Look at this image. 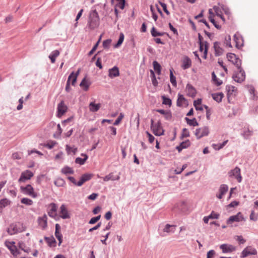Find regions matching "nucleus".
Wrapping results in <instances>:
<instances>
[{
    "mask_svg": "<svg viewBox=\"0 0 258 258\" xmlns=\"http://www.w3.org/2000/svg\"><path fill=\"white\" fill-rule=\"evenodd\" d=\"M99 24V17L96 10L92 11L90 14L88 25L90 29H94L98 26Z\"/></svg>",
    "mask_w": 258,
    "mask_h": 258,
    "instance_id": "nucleus-1",
    "label": "nucleus"
},
{
    "mask_svg": "<svg viewBox=\"0 0 258 258\" xmlns=\"http://www.w3.org/2000/svg\"><path fill=\"white\" fill-rule=\"evenodd\" d=\"M151 128L153 134L156 136H160L164 135V131L161 125V122L160 120L156 123H154L153 119L151 120Z\"/></svg>",
    "mask_w": 258,
    "mask_h": 258,
    "instance_id": "nucleus-2",
    "label": "nucleus"
},
{
    "mask_svg": "<svg viewBox=\"0 0 258 258\" xmlns=\"http://www.w3.org/2000/svg\"><path fill=\"white\" fill-rule=\"evenodd\" d=\"M238 70L237 73L233 74L232 78L237 83L242 82L245 79V74L244 71L242 69L241 66L239 67H236Z\"/></svg>",
    "mask_w": 258,
    "mask_h": 258,
    "instance_id": "nucleus-3",
    "label": "nucleus"
},
{
    "mask_svg": "<svg viewBox=\"0 0 258 258\" xmlns=\"http://www.w3.org/2000/svg\"><path fill=\"white\" fill-rule=\"evenodd\" d=\"M209 134V130L208 126H204L203 127L196 129L195 131V135L198 139H200L203 137L207 136Z\"/></svg>",
    "mask_w": 258,
    "mask_h": 258,
    "instance_id": "nucleus-4",
    "label": "nucleus"
},
{
    "mask_svg": "<svg viewBox=\"0 0 258 258\" xmlns=\"http://www.w3.org/2000/svg\"><path fill=\"white\" fill-rule=\"evenodd\" d=\"M34 175L33 173L29 170H26L21 173V176L18 179L19 182H25L26 180L30 179Z\"/></svg>",
    "mask_w": 258,
    "mask_h": 258,
    "instance_id": "nucleus-5",
    "label": "nucleus"
},
{
    "mask_svg": "<svg viewBox=\"0 0 258 258\" xmlns=\"http://www.w3.org/2000/svg\"><path fill=\"white\" fill-rule=\"evenodd\" d=\"M228 60L234 64L236 67H239L241 66V60L233 53H228L227 54Z\"/></svg>",
    "mask_w": 258,
    "mask_h": 258,
    "instance_id": "nucleus-6",
    "label": "nucleus"
},
{
    "mask_svg": "<svg viewBox=\"0 0 258 258\" xmlns=\"http://www.w3.org/2000/svg\"><path fill=\"white\" fill-rule=\"evenodd\" d=\"M257 253L256 250L249 246L245 247L241 252L240 257L244 258L249 255H255Z\"/></svg>",
    "mask_w": 258,
    "mask_h": 258,
    "instance_id": "nucleus-7",
    "label": "nucleus"
},
{
    "mask_svg": "<svg viewBox=\"0 0 258 258\" xmlns=\"http://www.w3.org/2000/svg\"><path fill=\"white\" fill-rule=\"evenodd\" d=\"M21 189L26 195L30 196L33 198L37 197V194L34 192V188L30 184H27L25 187L21 186Z\"/></svg>",
    "mask_w": 258,
    "mask_h": 258,
    "instance_id": "nucleus-8",
    "label": "nucleus"
},
{
    "mask_svg": "<svg viewBox=\"0 0 258 258\" xmlns=\"http://www.w3.org/2000/svg\"><path fill=\"white\" fill-rule=\"evenodd\" d=\"M228 174L230 177H234L238 182H241L242 180V176L240 174V169L236 167L233 170H231Z\"/></svg>",
    "mask_w": 258,
    "mask_h": 258,
    "instance_id": "nucleus-9",
    "label": "nucleus"
},
{
    "mask_svg": "<svg viewBox=\"0 0 258 258\" xmlns=\"http://www.w3.org/2000/svg\"><path fill=\"white\" fill-rule=\"evenodd\" d=\"M5 244L14 256H16L20 253V252L17 249L16 246L15 245H12L15 244V242L6 241Z\"/></svg>",
    "mask_w": 258,
    "mask_h": 258,
    "instance_id": "nucleus-10",
    "label": "nucleus"
},
{
    "mask_svg": "<svg viewBox=\"0 0 258 258\" xmlns=\"http://www.w3.org/2000/svg\"><path fill=\"white\" fill-rule=\"evenodd\" d=\"M244 220V218L241 213L238 212L236 215L230 216L227 220V223L230 224L233 222H240Z\"/></svg>",
    "mask_w": 258,
    "mask_h": 258,
    "instance_id": "nucleus-11",
    "label": "nucleus"
},
{
    "mask_svg": "<svg viewBox=\"0 0 258 258\" xmlns=\"http://www.w3.org/2000/svg\"><path fill=\"white\" fill-rule=\"evenodd\" d=\"M67 110V106L65 105L64 102L61 101L57 105V116L60 117L66 113Z\"/></svg>",
    "mask_w": 258,
    "mask_h": 258,
    "instance_id": "nucleus-12",
    "label": "nucleus"
},
{
    "mask_svg": "<svg viewBox=\"0 0 258 258\" xmlns=\"http://www.w3.org/2000/svg\"><path fill=\"white\" fill-rule=\"evenodd\" d=\"M48 215L53 218H54L56 216L57 206L55 203H51L48 206Z\"/></svg>",
    "mask_w": 258,
    "mask_h": 258,
    "instance_id": "nucleus-13",
    "label": "nucleus"
},
{
    "mask_svg": "<svg viewBox=\"0 0 258 258\" xmlns=\"http://www.w3.org/2000/svg\"><path fill=\"white\" fill-rule=\"evenodd\" d=\"M7 231L10 235H12L18 232H21L22 230L18 228L16 224H12L7 229Z\"/></svg>",
    "mask_w": 258,
    "mask_h": 258,
    "instance_id": "nucleus-14",
    "label": "nucleus"
},
{
    "mask_svg": "<svg viewBox=\"0 0 258 258\" xmlns=\"http://www.w3.org/2000/svg\"><path fill=\"white\" fill-rule=\"evenodd\" d=\"M220 248L222 249L223 253L231 252L236 250L234 246L227 244H221L220 246Z\"/></svg>",
    "mask_w": 258,
    "mask_h": 258,
    "instance_id": "nucleus-15",
    "label": "nucleus"
},
{
    "mask_svg": "<svg viewBox=\"0 0 258 258\" xmlns=\"http://www.w3.org/2000/svg\"><path fill=\"white\" fill-rule=\"evenodd\" d=\"M234 40L236 43V47L238 48H240L243 45V40L241 35L237 32L234 35Z\"/></svg>",
    "mask_w": 258,
    "mask_h": 258,
    "instance_id": "nucleus-16",
    "label": "nucleus"
},
{
    "mask_svg": "<svg viewBox=\"0 0 258 258\" xmlns=\"http://www.w3.org/2000/svg\"><path fill=\"white\" fill-rule=\"evenodd\" d=\"M55 236L59 241L58 245H60L62 241V235L60 232L61 227L59 224L57 223L55 224Z\"/></svg>",
    "mask_w": 258,
    "mask_h": 258,
    "instance_id": "nucleus-17",
    "label": "nucleus"
},
{
    "mask_svg": "<svg viewBox=\"0 0 258 258\" xmlns=\"http://www.w3.org/2000/svg\"><path fill=\"white\" fill-rule=\"evenodd\" d=\"M38 222L39 225L41 227L42 229H45L47 227V216L44 214L42 217H39L38 218Z\"/></svg>",
    "mask_w": 258,
    "mask_h": 258,
    "instance_id": "nucleus-18",
    "label": "nucleus"
},
{
    "mask_svg": "<svg viewBox=\"0 0 258 258\" xmlns=\"http://www.w3.org/2000/svg\"><path fill=\"white\" fill-rule=\"evenodd\" d=\"M80 73V69H79L77 72L75 73L74 72L71 73L69 75L67 82H69L70 84H72V85L74 86L77 79V77Z\"/></svg>",
    "mask_w": 258,
    "mask_h": 258,
    "instance_id": "nucleus-19",
    "label": "nucleus"
},
{
    "mask_svg": "<svg viewBox=\"0 0 258 258\" xmlns=\"http://www.w3.org/2000/svg\"><path fill=\"white\" fill-rule=\"evenodd\" d=\"M228 190V186L227 184H221L219 189V194L216 195L217 198L219 199H221L223 198V195L227 192Z\"/></svg>",
    "mask_w": 258,
    "mask_h": 258,
    "instance_id": "nucleus-20",
    "label": "nucleus"
},
{
    "mask_svg": "<svg viewBox=\"0 0 258 258\" xmlns=\"http://www.w3.org/2000/svg\"><path fill=\"white\" fill-rule=\"evenodd\" d=\"M220 45L221 43L217 41L214 43L213 47L215 50V55L216 56L221 55L224 52V50L221 47Z\"/></svg>",
    "mask_w": 258,
    "mask_h": 258,
    "instance_id": "nucleus-21",
    "label": "nucleus"
},
{
    "mask_svg": "<svg viewBox=\"0 0 258 258\" xmlns=\"http://www.w3.org/2000/svg\"><path fill=\"white\" fill-rule=\"evenodd\" d=\"M60 217L63 219L70 218L68 211L64 205H61L60 207Z\"/></svg>",
    "mask_w": 258,
    "mask_h": 258,
    "instance_id": "nucleus-22",
    "label": "nucleus"
},
{
    "mask_svg": "<svg viewBox=\"0 0 258 258\" xmlns=\"http://www.w3.org/2000/svg\"><path fill=\"white\" fill-rule=\"evenodd\" d=\"M119 75V71L118 67L116 66L113 67L108 71V76L110 78H113L116 77Z\"/></svg>",
    "mask_w": 258,
    "mask_h": 258,
    "instance_id": "nucleus-23",
    "label": "nucleus"
},
{
    "mask_svg": "<svg viewBox=\"0 0 258 258\" xmlns=\"http://www.w3.org/2000/svg\"><path fill=\"white\" fill-rule=\"evenodd\" d=\"M241 135L244 139H249L253 135V131L250 130L248 127H244Z\"/></svg>",
    "mask_w": 258,
    "mask_h": 258,
    "instance_id": "nucleus-24",
    "label": "nucleus"
},
{
    "mask_svg": "<svg viewBox=\"0 0 258 258\" xmlns=\"http://www.w3.org/2000/svg\"><path fill=\"white\" fill-rule=\"evenodd\" d=\"M186 91L187 92V95L192 97H195L197 93L195 88L189 84H188L186 85Z\"/></svg>",
    "mask_w": 258,
    "mask_h": 258,
    "instance_id": "nucleus-25",
    "label": "nucleus"
},
{
    "mask_svg": "<svg viewBox=\"0 0 258 258\" xmlns=\"http://www.w3.org/2000/svg\"><path fill=\"white\" fill-rule=\"evenodd\" d=\"M103 179L104 181L118 180L120 179V176L119 175H114L113 173L111 172L103 177Z\"/></svg>",
    "mask_w": 258,
    "mask_h": 258,
    "instance_id": "nucleus-26",
    "label": "nucleus"
},
{
    "mask_svg": "<svg viewBox=\"0 0 258 258\" xmlns=\"http://www.w3.org/2000/svg\"><path fill=\"white\" fill-rule=\"evenodd\" d=\"M91 85V82L84 78L80 83V86L84 91H87L89 89V87Z\"/></svg>",
    "mask_w": 258,
    "mask_h": 258,
    "instance_id": "nucleus-27",
    "label": "nucleus"
},
{
    "mask_svg": "<svg viewBox=\"0 0 258 258\" xmlns=\"http://www.w3.org/2000/svg\"><path fill=\"white\" fill-rule=\"evenodd\" d=\"M190 145V143L189 140H187L185 141L182 142L180 145L176 147V149L179 152H181L183 149L187 148Z\"/></svg>",
    "mask_w": 258,
    "mask_h": 258,
    "instance_id": "nucleus-28",
    "label": "nucleus"
},
{
    "mask_svg": "<svg viewBox=\"0 0 258 258\" xmlns=\"http://www.w3.org/2000/svg\"><path fill=\"white\" fill-rule=\"evenodd\" d=\"M191 66V61L190 59L186 56L184 58L182 62V68L184 70L189 68Z\"/></svg>",
    "mask_w": 258,
    "mask_h": 258,
    "instance_id": "nucleus-29",
    "label": "nucleus"
},
{
    "mask_svg": "<svg viewBox=\"0 0 258 258\" xmlns=\"http://www.w3.org/2000/svg\"><path fill=\"white\" fill-rule=\"evenodd\" d=\"M101 104L100 103L95 104L94 102H91L89 105V110L91 112H97L100 108Z\"/></svg>",
    "mask_w": 258,
    "mask_h": 258,
    "instance_id": "nucleus-30",
    "label": "nucleus"
},
{
    "mask_svg": "<svg viewBox=\"0 0 258 258\" xmlns=\"http://www.w3.org/2000/svg\"><path fill=\"white\" fill-rule=\"evenodd\" d=\"M187 103L186 99L184 97L183 95L178 94V99L177 100V105L178 106H182Z\"/></svg>",
    "mask_w": 258,
    "mask_h": 258,
    "instance_id": "nucleus-31",
    "label": "nucleus"
},
{
    "mask_svg": "<svg viewBox=\"0 0 258 258\" xmlns=\"http://www.w3.org/2000/svg\"><path fill=\"white\" fill-rule=\"evenodd\" d=\"M81 156H83L84 158H81L80 157L76 158L75 160V162L77 164H79L81 165L84 164L85 161L88 159V156L87 154H81Z\"/></svg>",
    "mask_w": 258,
    "mask_h": 258,
    "instance_id": "nucleus-32",
    "label": "nucleus"
},
{
    "mask_svg": "<svg viewBox=\"0 0 258 258\" xmlns=\"http://www.w3.org/2000/svg\"><path fill=\"white\" fill-rule=\"evenodd\" d=\"M212 96L214 100L219 103L222 101V98L224 97V94L222 92L218 93H213L212 94Z\"/></svg>",
    "mask_w": 258,
    "mask_h": 258,
    "instance_id": "nucleus-33",
    "label": "nucleus"
},
{
    "mask_svg": "<svg viewBox=\"0 0 258 258\" xmlns=\"http://www.w3.org/2000/svg\"><path fill=\"white\" fill-rule=\"evenodd\" d=\"M175 225L167 224L165 225L163 231L167 233H174L175 230Z\"/></svg>",
    "mask_w": 258,
    "mask_h": 258,
    "instance_id": "nucleus-34",
    "label": "nucleus"
},
{
    "mask_svg": "<svg viewBox=\"0 0 258 258\" xmlns=\"http://www.w3.org/2000/svg\"><path fill=\"white\" fill-rule=\"evenodd\" d=\"M59 51L57 50L53 51L49 55L51 62L53 63L55 61L56 58L59 55Z\"/></svg>",
    "mask_w": 258,
    "mask_h": 258,
    "instance_id": "nucleus-35",
    "label": "nucleus"
},
{
    "mask_svg": "<svg viewBox=\"0 0 258 258\" xmlns=\"http://www.w3.org/2000/svg\"><path fill=\"white\" fill-rule=\"evenodd\" d=\"M45 240L47 242L48 244L50 246H55V243L56 242L55 238L53 237V236L51 237H46L45 236L44 237Z\"/></svg>",
    "mask_w": 258,
    "mask_h": 258,
    "instance_id": "nucleus-36",
    "label": "nucleus"
},
{
    "mask_svg": "<svg viewBox=\"0 0 258 258\" xmlns=\"http://www.w3.org/2000/svg\"><path fill=\"white\" fill-rule=\"evenodd\" d=\"M202 103V99H198L196 100H195L194 102V105L197 110H200L203 111V106H201Z\"/></svg>",
    "mask_w": 258,
    "mask_h": 258,
    "instance_id": "nucleus-37",
    "label": "nucleus"
},
{
    "mask_svg": "<svg viewBox=\"0 0 258 258\" xmlns=\"http://www.w3.org/2000/svg\"><path fill=\"white\" fill-rule=\"evenodd\" d=\"M153 68L154 70L157 72L158 75L161 74V65L156 60L153 62Z\"/></svg>",
    "mask_w": 258,
    "mask_h": 258,
    "instance_id": "nucleus-38",
    "label": "nucleus"
},
{
    "mask_svg": "<svg viewBox=\"0 0 258 258\" xmlns=\"http://www.w3.org/2000/svg\"><path fill=\"white\" fill-rule=\"evenodd\" d=\"M185 119L187 123L190 126H198L199 125V123L195 118H194L192 119H189L188 117H185Z\"/></svg>",
    "mask_w": 258,
    "mask_h": 258,
    "instance_id": "nucleus-39",
    "label": "nucleus"
},
{
    "mask_svg": "<svg viewBox=\"0 0 258 258\" xmlns=\"http://www.w3.org/2000/svg\"><path fill=\"white\" fill-rule=\"evenodd\" d=\"M151 33L153 37H157V36H163L164 34H166L165 32H158L156 28L153 27L151 30Z\"/></svg>",
    "mask_w": 258,
    "mask_h": 258,
    "instance_id": "nucleus-40",
    "label": "nucleus"
},
{
    "mask_svg": "<svg viewBox=\"0 0 258 258\" xmlns=\"http://www.w3.org/2000/svg\"><path fill=\"white\" fill-rule=\"evenodd\" d=\"M61 172L62 173L64 174H73L74 173V171L73 169L69 167V166H65L63 168H62L61 170Z\"/></svg>",
    "mask_w": 258,
    "mask_h": 258,
    "instance_id": "nucleus-41",
    "label": "nucleus"
},
{
    "mask_svg": "<svg viewBox=\"0 0 258 258\" xmlns=\"http://www.w3.org/2000/svg\"><path fill=\"white\" fill-rule=\"evenodd\" d=\"M11 202L7 199H3L0 200V209H2L10 205Z\"/></svg>",
    "mask_w": 258,
    "mask_h": 258,
    "instance_id": "nucleus-42",
    "label": "nucleus"
},
{
    "mask_svg": "<svg viewBox=\"0 0 258 258\" xmlns=\"http://www.w3.org/2000/svg\"><path fill=\"white\" fill-rule=\"evenodd\" d=\"M56 144V142L53 141H50L47 143H44L43 144H41V146L45 147L49 149H52L54 146Z\"/></svg>",
    "mask_w": 258,
    "mask_h": 258,
    "instance_id": "nucleus-43",
    "label": "nucleus"
},
{
    "mask_svg": "<svg viewBox=\"0 0 258 258\" xmlns=\"http://www.w3.org/2000/svg\"><path fill=\"white\" fill-rule=\"evenodd\" d=\"M212 80L214 82V83L217 86H219L222 84V83H223L222 81L220 80L219 79H218L217 78L216 75H215V74L214 72H212Z\"/></svg>",
    "mask_w": 258,
    "mask_h": 258,
    "instance_id": "nucleus-44",
    "label": "nucleus"
},
{
    "mask_svg": "<svg viewBox=\"0 0 258 258\" xmlns=\"http://www.w3.org/2000/svg\"><path fill=\"white\" fill-rule=\"evenodd\" d=\"M213 10L215 11V12L216 13V14L218 17H219L220 18H221L223 21L225 20L224 17H223V16L222 15V13L220 11V8H219L218 6H215L213 7Z\"/></svg>",
    "mask_w": 258,
    "mask_h": 258,
    "instance_id": "nucleus-45",
    "label": "nucleus"
},
{
    "mask_svg": "<svg viewBox=\"0 0 258 258\" xmlns=\"http://www.w3.org/2000/svg\"><path fill=\"white\" fill-rule=\"evenodd\" d=\"M170 81L171 83L174 87H176L177 83L176 81V78L173 75L172 71L171 70H170Z\"/></svg>",
    "mask_w": 258,
    "mask_h": 258,
    "instance_id": "nucleus-46",
    "label": "nucleus"
},
{
    "mask_svg": "<svg viewBox=\"0 0 258 258\" xmlns=\"http://www.w3.org/2000/svg\"><path fill=\"white\" fill-rule=\"evenodd\" d=\"M65 181L61 178H58L54 182V184L58 187L63 186L65 184Z\"/></svg>",
    "mask_w": 258,
    "mask_h": 258,
    "instance_id": "nucleus-47",
    "label": "nucleus"
},
{
    "mask_svg": "<svg viewBox=\"0 0 258 258\" xmlns=\"http://www.w3.org/2000/svg\"><path fill=\"white\" fill-rule=\"evenodd\" d=\"M123 40H124V35L122 33H121L119 34V37L117 41V42L114 45V47L118 48V47H119L121 45V44L122 43Z\"/></svg>",
    "mask_w": 258,
    "mask_h": 258,
    "instance_id": "nucleus-48",
    "label": "nucleus"
},
{
    "mask_svg": "<svg viewBox=\"0 0 258 258\" xmlns=\"http://www.w3.org/2000/svg\"><path fill=\"white\" fill-rule=\"evenodd\" d=\"M150 73L151 75V79H152V82L155 87L157 86L158 85V81L156 80L155 73L154 71L152 70H150Z\"/></svg>",
    "mask_w": 258,
    "mask_h": 258,
    "instance_id": "nucleus-49",
    "label": "nucleus"
},
{
    "mask_svg": "<svg viewBox=\"0 0 258 258\" xmlns=\"http://www.w3.org/2000/svg\"><path fill=\"white\" fill-rule=\"evenodd\" d=\"M22 204H25L28 206L32 205L33 203L32 200L27 198H22L21 200Z\"/></svg>",
    "mask_w": 258,
    "mask_h": 258,
    "instance_id": "nucleus-50",
    "label": "nucleus"
},
{
    "mask_svg": "<svg viewBox=\"0 0 258 258\" xmlns=\"http://www.w3.org/2000/svg\"><path fill=\"white\" fill-rule=\"evenodd\" d=\"M235 87L231 85H227L226 86V90L227 91V95L229 97V96L232 94V93L235 91Z\"/></svg>",
    "mask_w": 258,
    "mask_h": 258,
    "instance_id": "nucleus-51",
    "label": "nucleus"
},
{
    "mask_svg": "<svg viewBox=\"0 0 258 258\" xmlns=\"http://www.w3.org/2000/svg\"><path fill=\"white\" fill-rule=\"evenodd\" d=\"M101 40V37H100L98 41L96 42V43L94 45L92 49L89 52L88 55V56H91L93 54L94 51L96 50L97 47L98 46V45L99 44L100 41Z\"/></svg>",
    "mask_w": 258,
    "mask_h": 258,
    "instance_id": "nucleus-52",
    "label": "nucleus"
},
{
    "mask_svg": "<svg viewBox=\"0 0 258 258\" xmlns=\"http://www.w3.org/2000/svg\"><path fill=\"white\" fill-rule=\"evenodd\" d=\"M162 98L163 100L162 103L163 104L168 105L169 106L171 105V100L170 98H167L165 96H162Z\"/></svg>",
    "mask_w": 258,
    "mask_h": 258,
    "instance_id": "nucleus-53",
    "label": "nucleus"
},
{
    "mask_svg": "<svg viewBox=\"0 0 258 258\" xmlns=\"http://www.w3.org/2000/svg\"><path fill=\"white\" fill-rule=\"evenodd\" d=\"M93 175L92 174H91V173H86V174H83L81 177L83 179H84V181L85 182L87 181H89V180H90L92 177H93Z\"/></svg>",
    "mask_w": 258,
    "mask_h": 258,
    "instance_id": "nucleus-54",
    "label": "nucleus"
},
{
    "mask_svg": "<svg viewBox=\"0 0 258 258\" xmlns=\"http://www.w3.org/2000/svg\"><path fill=\"white\" fill-rule=\"evenodd\" d=\"M66 147V150L68 154H70L71 152H72L74 153V154H75L77 151V149L76 148L71 147L69 146L68 145H67Z\"/></svg>",
    "mask_w": 258,
    "mask_h": 258,
    "instance_id": "nucleus-55",
    "label": "nucleus"
},
{
    "mask_svg": "<svg viewBox=\"0 0 258 258\" xmlns=\"http://www.w3.org/2000/svg\"><path fill=\"white\" fill-rule=\"evenodd\" d=\"M208 46L209 43L207 41H205V47H204V55L203 57L204 59H206L207 57V53L208 50Z\"/></svg>",
    "mask_w": 258,
    "mask_h": 258,
    "instance_id": "nucleus-56",
    "label": "nucleus"
},
{
    "mask_svg": "<svg viewBox=\"0 0 258 258\" xmlns=\"http://www.w3.org/2000/svg\"><path fill=\"white\" fill-rule=\"evenodd\" d=\"M209 19L217 29H220L221 28V26L217 23V22L215 21V20H214L212 16H210L209 17Z\"/></svg>",
    "mask_w": 258,
    "mask_h": 258,
    "instance_id": "nucleus-57",
    "label": "nucleus"
},
{
    "mask_svg": "<svg viewBox=\"0 0 258 258\" xmlns=\"http://www.w3.org/2000/svg\"><path fill=\"white\" fill-rule=\"evenodd\" d=\"M101 218V215H98L96 217L92 218L89 221V224H94L97 222Z\"/></svg>",
    "mask_w": 258,
    "mask_h": 258,
    "instance_id": "nucleus-58",
    "label": "nucleus"
},
{
    "mask_svg": "<svg viewBox=\"0 0 258 258\" xmlns=\"http://www.w3.org/2000/svg\"><path fill=\"white\" fill-rule=\"evenodd\" d=\"M124 116V114L122 113H120L119 114V115L118 116V117H117V118L116 119V120L114 121V122L113 123V124L114 125H118L120 122L121 121V120L122 119L123 117Z\"/></svg>",
    "mask_w": 258,
    "mask_h": 258,
    "instance_id": "nucleus-59",
    "label": "nucleus"
},
{
    "mask_svg": "<svg viewBox=\"0 0 258 258\" xmlns=\"http://www.w3.org/2000/svg\"><path fill=\"white\" fill-rule=\"evenodd\" d=\"M57 131L56 133V134H54V137L55 138H58L62 133V130L61 128V127H60V125L59 124H58L57 125Z\"/></svg>",
    "mask_w": 258,
    "mask_h": 258,
    "instance_id": "nucleus-60",
    "label": "nucleus"
},
{
    "mask_svg": "<svg viewBox=\"0 0 258 258\" xmlns=\"http://www.w3.org/2000/svg\"><path fill=\"white\" fill-rule=\"evenodd\" d=\"M235 238L239 242V244H243L246 241V240L241 235L236 236Z\"/></svg>",
    "mask_w": 258,
    "mask_h": 258,
    "instance_id": "nucleus-61",
    "label": "nucleus"
},
{
    "mask_svg": "<svg viewBox=\"0 0 258 258\" xmlns=\"http://www.w3.org/2000/svg\"><path fill=\"white\" fill-rule=\"evenodd\" d=\"M111 42V39H109L103 41V44H102L103 47L104 48H108L110 45Z\"/></svg>",
    "mask_w": 258,
    "mask_h": 258,
    "instance_id": "nucleus-62",
    "label": "nucleus"
},
{
    "mask_svg": "<svg viewBox=\"0 0 258 258\" xmlns=\"http://www.w3.org/2000/svg\"><path fill=\"white\" fill-rule=\"evenodd\" d=\"M257 214H255L253 211H252L250 215V219L256 221L257 220Z\"/></svg>",
    "mask_w": 258,
    "mask_h": 258,
    "instance_id": "nucleus-63",
    "label": "nucleus"
},
{
    "mask_svg": "<svg viewBox=\"0 0 258 258\" xmlns=\"http://www.w3.org/2000/svg\"><path fill=\"white\" fill-rule=\"evenodd\" d=\"M219 217V214L216 213H215L214 211H212L211 213L209 215V218L212 219H217Z\"/></svg>",
    "mask_w": 258,
    "mask_h": 258,
    "instance_id": "nucleus-64",
    "label": "nucleus"
}]
</instances>
